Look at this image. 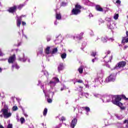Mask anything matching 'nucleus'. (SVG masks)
Listing matches in <instances>:
<instances>
[{"instance_id":"1","label":"nucleus","mask_w":128,"mask_h":128,"mask_svg":"<svg viewBox=\"0 0 128 128\" xmlns=\"http://www.w3.org/2000/svg\"><path fill=\"white\" fill-rule=\"evenodd\" d=\"M120 100H122V96L117 95L112 98V104H116V106H122V103L120 102Z\"/></svg>"},{"instance_id":"2","label":"nucleus","mask_w":128,"mask_h":128,"mask_svg":"<svg viewBox=\"0 0 128 128\" xmlns=\"http://www.w3.org/2000/svg\"><path fill=\"white\" fill-rule=\"evenodd\" d=\"M82 8V6L78 4L75 5V8H74L71 12L72 16H78V14L82 12L80 9Z\"/></svg>"},{"instance_id":"3","label":"nucleus","mask_w":128,"mask_h":128,"mask_svg":"<svg viewBox=\"0 0 128 128\" xmlns=\"http://www.w3.org/2000/svg\"><path fill=\"white\" fill-rule=\"evenodd\" d=\"M126 66V62L125 61H120L118 62L114 67V70L124 68Z\"/></svg>"},{"instance_id":"4","label":"nucleus","mask_w":128,"mask_h":128,"mask_svg":"<svg viewBox=\"0 0 128 128\" xmlns=\"http://www.w3.org/2000/svg\"><path fill=\"white\" fill-rule=\"evenodd\" d=\"M4 118H8L12 116V113L8 112V110H2Z\"/></svg>"},{"instance_id":"5","label":"nucleus","mask_w":128,"mask_h":128,"mask_svg":"<svg viewBox=\"0 0 128 128\" xmlns=\"http://www.w3.org/2000/svg\"><path fill=\"white\" fill-rule=\"evenodd\" d=\"M14 60H16V54H14L12 56L9 57L8 59L9 64H14Z\"/></svg>"},{"instance_id":"6","label":"nucleus","mask_w":128,"mask_h":128,"mask_svg":"<svg viewBox=\"0 0 128 128\" xmlns=\"http://www.w3.org/2000/svg\"><path fill=\"white\" fill-rule=\"evenodd\" d=\"M76 124H78V120L76 118H74L72 120L71 124H70V127L72 128H74L76 126Z\"/></svg>"},{"instance_id":"7","label":"nucleus","mask_w":128,"mask_h":128,"mask_svg":"<svg viewBox=\"0 0 128 128\" xmlns=\"http://www.w3.org/2000/svg\"><path fill=\"white\" fill-rule=\"evenodd\" d=\"M8 12L11 14H14V12H16V6L10 7L8 8Z\"/></svg>"},{"instance_id":"8","label":"nucleus","mask_w":128,"mask_h":128,"mask_svg":"<svg viewBox=\"0 0 128 128\" xmlns=\"http://www.w3.org/2000/svg\"><path fill=\"white\" fill-rule=\"evenodd\" d=\"M107 82H114V75H110L107 79H106Z\"/></svg>"},{"instance_id":"9","label":"nucleus","mask_w":128,"mask_h":128,"mask_svg":"<svg viewBox=\"0 0 128 128\" xmlns=\"http://www.w3.org/2000/svg\"><path fill=\"white\" fill-rule=\"evenodd\" d=\"M16 24L17 26L20 28V24H22V17H18L16 20Z\"/></svg>"},{"instance_id":"10","label":"nucleus","mask_w":128,"mask_h":128,"mask_svg":"<svg viewBox=\"0 0 128 128\" xmlns=\"http://www.w3.org/2000/svg\"><path fill=\"white\" fill-rule=\"evenodd\" d=\"M64 68V64L63 63H60L58 67V71L60 72V70H62Z\"/></svg>"},{"instance_id":"11","label":"nucleus","mask_w":128,"mask_h":128,"mask_svg":"<svg viewBox=\"0 0 128 128\" xmlns=\"http://www.w3.org/2000/svg\"><path fill=\"white\" fill-rule=\"evenodd\" d=\"M96 10L98 12H104V9L100 7V5H97L96 6Z\"/></svg>"},{"instance_id":"12","label":"nucleus","mask_w":128,"mask_h":128,"mask_svg":"<svg viewBox=\"0 0 128 128\" xmlns=\"http://www.w3.org/2000/svg\"><path fill=\"white\" fill-rule=\"evenodd\" d=\"M83 36H84V32H81L76 36V38H78V40H80L82 38Z\"/></svg>"},{"instance_id":"13","label":"nucleus","mask_w":128,"mask_h":128,"mask_svg":"<svg viewBox=\"0 0 128 128\" xmlns=\"http://www.w3.org/2000/svg\"><path fill=\"white\" fill-rule=\"evenodd\" d=\"M128 43V37H123L122 40V44Z\"/></svg>"},{"instance_id":"14","label":"nucleus","mask_w":128,"mask_h":128,"mask_svg":"<svg viewBox=\"0 0 128 128\" xmlns=\"http://www.w3.org/2000/svg\"><path fill=\"white\" fill-rule=\"evenodd\" d=\"M50 47L47 46V48L45 50V53L46 54H50Z\"/></svg>"},{"instance_id":"15","label":"nucleus","mask_w":128,"mask_h":128,"mask_svg":"<svg viewBox=\"0 0 128 128\" xmlns=\"http://www.w3.org/2000/svg\"><path fill=\"white\" fill-rule=\"evenodd\" d=\"M78 72H79V74H82V72H84V66H80L78 68Z\"/></svg>"},{"instance_id":"16","label":"nucleus","mask_w":128,"mask_h":128,"mask_svg":"<svg viewBox=\"0 0 128 128\" xmlns=\"http://www.w3.org/2000/svg\"><path fill=\"white\" fill-rule=\"evenodd\" d=\"M52 80H54V84H58V82H60V79H58V77H54L52 78Z\"/></svg>"},{"instance_id":"17","label":"nucleus","mask_w":128,"mask_h":128,"mask_svg":"<svg viewBox=\"0 0 128 128\" xmlns=\"http://www.w3.org/2000/svg\"><path fill=\"white\" fill-rule=\"evenodd\" d=\"M58 52V48H55L52 49V51L50 52L52 54H56Z\"/></svg>"},{"instance_id":"18","label":"nucleus","mask_w":128,"mask_h":128,"mask_svg":"<svg viewBox=\"0 0 128 128\" xmlns=\"http://www.w3.org/2000/svg\"><path fill=\"white\" fill-rule=\"evenodd\" d=\"M84 88L83 86H79L78 88H76L75 90H78V92H82V90Z\"/></svg>"},{"instance_id":"19","label":"nucleus","mask_w":128,"mask_h":128,"mask_svg":"<svg viewBox=\"0 0 128 128\" xmlns=\"http://www.w3.org/2000/svg\"><path fill=\"white\" fill-rule=\"evenodd\" d=\"M56 20H62V15L60 14H56Z\"/></svg>"},{"instance_id":"20","label":"nucleus","mask_w":128,"mask_h":128,"mask_svg":"<svg viewBox=\"0 0 128 128\" xmlns=\"http://www.w3.org/2000/svg\"><path fill=\"white\" fill-rule=\"evenodd\" d=\"M61 58L62 60H64V58H66V53L64 52L61 54Z\"/></svg>"},{"instance_id":"21","label":"nucleus","mask_w":128,"mask_h":128,"mask_svg":"<svg viewBox=\"0 0 128 128\" xmlns=\"http://www.w3.org/2000/svg\"><path fill=\"white\" fill-rule=\"evenodd\" d=\"M4 104V108L2 110H8V105L6 104L5 102H2V104Z\"/></svg>"},{"instance_id":"22","label":"nucleus","mask_w":128,"mask_h":128,"mask_svg":"<svg viewBox=\"0 0 128 128\" xmlns=\"http://www.w3.org/2000/svg\"><path fill=\"white\" fill-rule=\"evenodd\" d=\"M91 56H94L96 58V51L92 52L90 54Z\"/></svg>"},{"instance_id":"23","label":"nucleus","mask_w":128,"mask_h":128,"mask_svg":"<svg viewBox=\"0 0 128 128\" xmlns=\"http://www.w3.org/2000/svg\"><path fill=\"white\" fill-rule=\"evenodd\" d=\"M48 114V108H45L44 109V110L43 112V115L46 116V114Z\"/></svg>"},{"instance_id":"24","label":"nucleus","mask_w":128,"mask_h":128,"mask_svg":"<svg viewBox=\"0 0 128 128\" xmlns=\"http://www.w3.org/2000/svg\"><path fill=\"white\" fill-rule=\"evenodd\" d=\"M82 108H84L85 110L87 112H88L90 110V109L88 107H82Z\"/></svg>"},{"instance_id":"25","label":"nucleus","mask_w":128,"mask_h":128,"mask_svg":"<svg viewBox=\"0 0 128 128\" xmlns=\"http://www.w3.org/2000/svg\"><path fill=\"white\" fill-rule=\"evenodd\" d=\"M20 122H21L22 124H24V122H26V120H24V118L22 117L20 118Z\"/></svg>"},{"instance_id":"26","label":"nucleus","mask_w":128,"mask_h":128,"mask_svg":"<svg viewBox=\"0 0 128 128\" xmlns=\"http://www.w3.org/2000/svg\"><path fill=\"white\" fill-rule=\"evenodd\" d=\"M122 98L124 100H128V98H127L124 94L121 95V98Z\"/></svg>"},{"instance_id":"27","label":"nucleus","mask_w":128,"mask_h":128,"mask_svg":"<svg viewBox=\"0 0 128 128\" xmlns=\"http://www.w3.org/2000/svg\"><path fill=\"white\" fill-rule=\"evenodd\" d=\"M12 68H16L17 70H18V68H20V66H18V64H14V65H12Z\"/></svg>"},{"instance_id":"28","label":"nucleus","mask_w":128,"mask_h":128,"mask_svg":"<svg viewBox=\"0 0 128 128\" xmlns=\"http://www.w3.org/2000/svg\"><path fill=\"white\" fill-rule=\"evenodd\" d=\"M18 106H14L12 108V110L14 112H16V110H18Z\"/></svg>"},{"instance_id":"29","label":"nucleus","mask_w":128,"mask_h":128,"mask_svg":"<svg viewBox=\"0 0 128 128\" xmlns=\"http://www.w3.org/2000/svg\"><path fill=\"white\" fill-rule=\"evenodd\" d=\"M114 20H118V14H116L114 15Z\"/></svg>"},{"instance_id":"30","label":"nucleus","mask_w":128,"mask_h":128,"mask_svg":"<svg viewBox=\"0 0 128 128\" xmlns=\"http://www.w3.org/2000/svg\"><path fill=\"white\" fill-rule=\"evenodd\" d=\"M47 102L48 104H52V100L48 98Z\"/></svg>"},{"instance_id":"31","label":"nucleus","mask_w":128,"mask_h":128,"mask_svg":"<svg viewBox=\"0 0 128 128\" xmlns=\"http://www.w3.org/2000/svg\"><path fill=\"white\" fill-rule=\"evenodd\" d=\"M66 6V3L64 2H62L60 4V6Z\"/></svg>"},{"instance_id":"32","label":"nucleus","mask_w":128,"mask_h":128,"mask_svg":"<svg viewBox=\"0 0 128 128\" xmlns=\"http://www.w3.org/2000/svg\"><path fill=\"white\" fill-rule=\"evenodd\" d=\"M23 7H24V5H22V4H20V5L18 6V10H22V8Z\"/></svg>"},{"instance_id":"33","label":"nucleus","mask_w":128,"mask_h":128,"mask_svg":"<svg viewBox=\"0 0 128 128\" xmlns=\"http://www.w3.org/2000/svg\"><path fill=\"white\" fill-rule=\"evenodd\" d=\"M76 82H78L79 84H84V81H82V80H80L76 81Z\"/></svg>"},{"instance_id":"34","label":"nucleus","mask_w":128,"mask_h":128,"mask_svg":"<svg viewBox=\"0 0 128 128\" xmlns=\"http://www.w3.org/2000/svg\"><path fill=\"white\" fill-rule=\"evenodd\" d=\"M7 128H12V124H8L7 126Z\"/></svg>"},{"instance_id":"35","label":"nucleus","mask_w":128,"mask_h":128,"mask_svg":"<svg viewBox=\"0 0 128 128\" xmlns=\"http://www.w3.org/2000/svg\"><path fill=\"white\" fill-rule=\"evenodd\" d=\"M112 56H110V58L109 60L106 61V62H112Z\"/></svg>"},{"instance_id":"36","label":"nucleus","mask_w":128,"mask_h":128,"mask_svg":"<svg viewBox=\"0 0 128 128\" xmlns=\"http://www.w3.org/2000/svg\"><path fill=\"white\" fill-rule=\"evenodd\" d=\"M66 117H64V116H62V118H61V120L62 121V122H64V121H65L66 120Z\"/></svg>"},{"instance_id":"37","label":"nucleus","mask_w":128,"mask_h":128,"mask_svg":"<svg viewBox=\"0 0 128 128\" xmlns=\"http://www.w3.org/2000/svg\"><path fill=\"white\" fill-rule=\"evenodd\" d=\"M120 108V110H126V107L122 106H119Z\"/></svg>"},{"instance_id":"38","label":"nucleus","mask_w":128,"mask_h":128,"mask_svg":"<svg viewBox=\"0 0 128 128\" xmlns=\"http://www.w3.org/2000/svg\"><path fill=\"white\" fill-rule=\"evenodd\" d=\"M62 128V124H60L58 126L55 127V128Z\"/></svg>"},{"instance_id":"39","label":"nucleus","mask_w":128,"mask_h":128,"mask_svg":"<svg viewBox=\"0 0 128 128\" xmlns=\"http://www.w3.org/2000/svg\"><path fill=\"white\" fill-rule=\"evenodd\" d=\"M96 60H97L96 57H95L94 58L92 59V62H96Z\"/></svg>"},{"instance_id":"40","label":"nucleus","mask_w":128,"mask_h":128,"mask_svg":"<svg viewBox=\"0 0 128 128\" xmlns=\"http://www.w3.org/2000/svg\"><path fill=\"white\" fill-rule=\"evenodd\" d=\"M120 0H116V4H120Z\"/></svg>"},{"instance_id":"41","label":"nucleus","mask_w":128,"mask_h":128,"mask_svg":"<svg viewBox=\"0 0 128 128\" xmlns=\"http://www.w3.org/2000/svg\"><path fill=\"white\" fill-rule=\"evenodd\" d=\"M54 81H52V80H50V82H49V84H54Z\"/></svg>"},{"instance_id":"42","label":"nucleus","mask_w":128,"mask_h":128,"mask_svg":"<svg viewBox=\"0 0 128 128\" xmlns=\"http://www.w3.org/2000/svg\"><path fill=\"white\" fill-rule=\"evenodd\" d=\"M26 23L24 22H22V26H26Z\"/></svg>"},{"instance_id":"43","label":"nucleus","mask_w":128,"mask_h":128,"mask_svg":"<svg viewBox=\"0 0 128 128\" xmlns=\"http://www.w3.org/2000/svg\"><path fill=\"white\" fill-rule=\"evenodd\" d=\"M128 48V46H125L124 48V50H126V48Z\"/></svg>"},{"instance_id":"44","label":"nucleus","mask_w":128,"mask_h":128,"mask_svg":"<svg viewBox=\"0 0 128 128\" xmlns=\"http://www.w3.org/2000/svg\"><path fill=\"white\" fill-rule=\"evenodd\" d=\"M128 122V120H125L124 122V124H126Z\"/></svg>"},{"instance_id":"45","label":"nucleus","mask_w":128,"mask_h":128,"mask_svg":"<svg viewBox=\"0 0 128 128\" xmlns=\"http://www.w3.org/2000/svg\"><path fill=\"white\" fill-rule=\"evenodd\" d=\"M4 56V54L2 53V52H0V56Z\"/></svg>"},{"instance_id":"46","label":"nucleus","mask_w":128,"mask_h":128,"mask_svg":"<svg viewBox=\"0 0 128 128\" xmlns=\"http://www.w3.org/2000/svg\"><path fill=\"white\" fill-rule=\"evenodd\" d=\"M106 54H110V50L107 51Z\"/></svg>"},{"instance_id":"47","label":"nucleus","mask_w":128,"mask_h":128,"mask_svg":"<svg viewBox=\"0 0 128 128\" xmlns=\"http://www.w3.org/2000/svg\"><path fill=\"white\" fill-rule=\"evenodd\" d=\"M24 116H26V118H28V115L26 114H24Z\"/></svg>"},{"instance_id":"48","label":"nucleus","mask_w":128,"mask_h":128,"mask_svg":"<svg viewBox=\"0 0 128 128\" xmlns=\"http://www.w3.org/2000/svg\"><path fill=\"white\" fill-rule=\"evenodd\" d=\"M50 38H47V42H50Z\"/></svg>"},{"instance_id":"49","label":"nucleus","mask_w":128,"mask_h":128,"mask_svg":"<svg viewBox=\"0 0 128 128\" xmlns=\"http://www.w3.org/2000/svg\"><path fill=\"white\" fill-rule=\"evenodd\" d=\"M126 36L127 38H128V31L126 32Z\"/></svg>"},{"instance_id":"50","label":"nucleus","mask_w":128,"mask_h":128,"mask_svg":"<svg viewBox=\"0 0 128 128\" xmlns=\"http://www.w3.org/2000/svg\"><path fill=\"white\" fill-rule=\"evenodd\" d=\"M64 90V88H62L60 89V90L62 91V90Z\"/></svg>"},{"instance_id":"51","label":"nucleus","mask_w":128,"mask_h":128,"mask_svg":"<svg viewBox=\"0 0 128 128\" xmlns=\"http://www.w3.org/2000/svg\"><path fill=\"white\" fill-rule=\"evenodd\" d=\"M2 98H4V100H6V96H3Z\"/></svg>"},{"instance_id":"52","label":"nucleus","mask_w":128,"mask_h":128,"mask_svg":"<svg viewBox=\"0 0 128 128\" xmlns=\"http://www.w3.org/2000/svg\"><path fill=\"white\" fill-rule=\"evenodd\" d=\"M2 116V115H1V116Z\"/></svg>"},{"instance_id":"53","label":"nucleus","mask_w":128,"mask_h":128,"mask_svg":"<svg viewBox=\"0 0 128 128\" xmlns=\"http://www.w3.org/2000/svg\"><path fill=\"white\" fill-rule=\"evenodd\" d=\"M105 58H106V56H105Z\"/></svg>"}]
</instances>
